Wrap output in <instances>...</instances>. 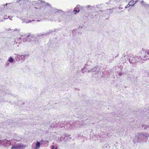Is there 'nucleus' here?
<instances>
[{
  "label": "nucleus",
  "instance_id": "1",
  "mask_svg": "<svg viewBox=\"0 0 149 149\" xmlns=\"http://www.w3.org/2000/svg\"><path fill=\"white\" fill-rule=\"evenodd\" d=\"M39 2L37 1H33L32 3L33 5L35 6H38L40 3L42 5L47 6L49 8V10L48 11L47 18L49 19L52 21L60 22L63 20V15L65 13L64 11L61 10H58L55 8H52L48 3H46L43 0H38Z\"/></svg>",
  "mask_w": 149,
  "mask_h": 149
},
{
  "label": "nucleus",
  "instance_id": "2",
  "mask_svg": "<svg viewBox=\"0 0 149 149\" xmlns=\"http://www.w3.org/2000/svg\"><path fill=\"white\" fill-rule=\"evenodd\" d=\"M149 137V134L143 132H138L136 133L134 138H131V140L135 143L145 141L146 139H147Z\"/></svg>",
  "mask_w": 149,
  "mask_h": 149
},
{
  "label": "nucleus",
  "instance_id": "3",
  "mask_svg": "<svg viewBox=\"0 0 149 149\" xmlns=\"http://www.w3.org/2000/svg\"><path fill=\"white\" fill-rule=\"evenodd\" d=\"M148 58L146 57V55L143 56L140 55L139 56H136V57L134 58L133 57H131L128 60L130 63H135L136 61L139 62L141 63H143V61H145L147 60Z\"/></svg>",
  "mask_w": 149,
  "mask_h": 149
},
{
  "label": "nucleus",
  "instance_id": "4",
  "mask_svg": "<svg viewBox=\"0 0 149 149\" xmlns=\"http://www.w3.org/2000/svg\"><path fill=\"white\" fill-rule=\"evenodd\" d=\"M78 121L74 123L69 121L64 126V127L65 128H71L81 127L82 125H79V124H78Z\"/></svg>",
  "mask_w": 149,
  "mask_h": 149
},
{
  "label": "nucleus",
  "instance_id": "5",
  "mask_svg": "<svg viewBox=\"0 0 149 149\" xmlns=\"http://www.w3.org/2000/svg\"><path fill=\"white\" fill-rule=\"evenodd\" d=\"M29 56L28 54H21L17 55L16 58V59L17 61H22L24 60L26 58H27Z\"/></svg>",
  "mask_w": 149,
  "mask_h": 149
},
{
  "label": "nucleus",
  "instance_id": "6",
  "mask_svg": "<svg viewBox=\"0 0 149 149\" xmlns=\"http://www.w3.org/2000/svg\"><path fill=\"white\" fill-rule=\"evenodd\" d=\"M26 147L25 145L22 144H18L17 145H13L11 148V149H19L21 148L23 149Z\"/></svg>",
  "mask_w": 149,
  "mask_h": 149
},
{
  "label": "nucleus",
  "instance_id": "7",
  "mask_svg": "<svg viewBox=\"0 0 149 149\" xmlns=\"http://www.w3.org/2000/svg\"><path fill=\"white\" fill-rule=\"evenodd\" d=\"M40 146V143L39 141H36V143H33L32 144L31 148L32 149H39Z\"/></svg>",
  "mask_w": 149,
  "mask_h": 149
},
{
  "label": "nucleus",
  "instance_id": "8",
  "mask_svg": "<svg viewBox=\"0 0 149 149\" xmlns=\"http://www.w3.org/2000/svg\"><path fill=\"white\" fill-rule=\"evenodd\" d=\"M100 68H99L96 67H94L90 70H88L87 71L88 72H94V74H95L100 71Z\"/></svg>",
  "mask_w": 149,
  "mask_h": 149
},
{
  "label": "nucleus",
  "instance_id": "9",
  "mask_svg": "<svg viewBox=\"0 0 149 149\" xmlns=\"http://www.w3.org/2000/svg\"><path fill=\"white\" fill-rule=\"evenodd\" d=\"M13 4V3H8L2 5V6L4 8L10 9L12 7Z\"/></svg>",
  "mask_w": 149,
  "mask_h": 149
},
{
  "label": "nucleus",
  "instance_id": "10",
  "mask_svg": "<svg viewBox=\"0 0 149 149\" xmlns=\"http://www.w3.org/2000/svg\"><path fill=\"white\" fill-rule=\"evenodd\" d=\"M32 38V37L31 36H28L26 37L25 38H24L23 39V42H26L27 41H30L31 40V38Z\"/></svg>",
  "mask_w": 149,
  "mask_h": 149
},
{
  "label": "nucleus",
  "instance_id": "11",
  "mask_svg": "<svg viewBox=\"0 0 149 149\" xmlns=\"http://www.w3.org/2000/svg\"><path fill=\"white\" fill-rule=\"evenodd\" d=\"M10 143V141L7 139L3 140V145L5 146H8Z\"/></svg>",
  "mask_w": 149,
  "mask_h": 149
},
{
  "label": "nucleus",
  "instance_id": "12",
  "mask_svg": "<svg viewBox=\"0 0 149 149\" xmlns=\"http://www.w3.org/2000/svg\"><path fill=\"white\" fill-rule=\"evenodd\" d=\"M140 2L141 3L143 6L146 7V8L149 9V4H147L146 3H145L144 1L143 0L141 1Z\"/></svg>",
  "mask_w": 149,
  "mask_h": 149
},
{
  "label": "nucleus",
  "instance_id": "13",
  "mask_svg": "<svg viewBox=\"0 0 149 149\" xmlns=\"http://www.w3.org/2000/svg\"><path fill=\"white\" fill-rule=\"evenodd\" d=\"M137 1L136 0L135 1H134V0H132L131 1H130L129 3V6H133L137 2Z\"/></svg>",
  "mask_w": 149,
  "mask_h": 149
},
{
  "label": "nucleus",
  "instance_id": "14",
  "mask_svg": "<svg viewBox=\"0 0 149 149\" xmlns=\"http://www.w3.org/2000/svg\"><path fill=\"white\" fill-rule=\"evenodd\" d=\"M7 61L10 63H13L14 61V59L12 56H10Z\"/></svg>",
  "mask_w": 149,
  "mask_h": 149
},
{
  "label": "nucleus",
  "instance_id": "15",
  "mask_svg": "<svg viewBox=\"0 0 149 149\" xmlns=\"http://www.w3.org/2000/svg\"><path fill=\"white\" fill-rule=\"evenodd\" d=\"M34 20H28L26 19H23L22 20L23 22L25 23H28L29 22H32V21H33Z\"/></svg>",
  "mask_w": 149,
  "mask_h": 149
},
{
  "label": "nucleus",
  "instance_id": "16",
  "mask_svg": "<svg viewBox=\"0 0 149 149\" xmlns=\"http://www.w3.org/2000/svg\"><path fill=\"white\" fill-rule=\"evenodd\" d=\"M141 127L143 128L144 127V129L145 130H146L148 128V125H146L144 124H141Z\"/></svg>",
  "mask_w": 149,
  "mask_h": 149
},
{
  "label": "nucleus",
  "instance_id": "17",
  "mask_svg": "<svg viewBox=\"0 0 149 149\" xmlns=\"http://www.w3.org/2000/svg\"><path fill=\"white\" fill-rule=\"evenodd\" d=\"M79 10L76 9L75 8H74V10L73 11V12L74 13V14H76L77 13H78L79 12Z\"/></svg>",
  "mask_w": 149,
  "mask_h": 149
},
{
  "label": "nucleus",
  "instance_id": "18",
  "mask_svg": "<svg viewBox=\"0 0 149 149\" xmlns=\"http://www.w3.org/2000/svg\"><path fill=\"white\" fill-rule=\"evenodd\" d=\"M114 8H113L111 9H107V10L108 11V13H110L113 12V9H114Z\"/></svg>",
  "mask_w": 149,
  "mask_h": 149
},
{
  "label": "nucleus",
  "instance_id": "19",
  "mask_svg": "<svg viewBox=\"0 0 149 149\" xmlns=\"http://www.w3.org/2000/svg\"><path fill=\"white\" fill-rule=\"evenodd\" d=\"M86 69V68L85 67H83L81 70V71L83 73H84L85 72V70Z\"/></svg>",
  "mask_w": 149,
  "mask_h": 149
},
{
  "label": "nucleus",
  "instance_id": "20",
  "mask_svg": "<svg viewBox=\"0 0 149 149\" xmlns=\"http://www.w3.org/2000/svg\"><path fill=\"white\" fill-rule=\"evenodd\" d=\"M10 63L8 62V61L6 63V64H5V67H7L8 66H10Z\"/></svg>",
  "mask_w": 149,
  "mask_h": 149
},
{
  "label": "nucleus",
  "instance_id": "21",
  "mask_svg": "<svg viewBox=\"0 0 149 149\" xmlns=\"http://www.w3.org/2000/svg\"><path fill=\"white\" fill-rule=\"evenodd\" d=\"M78 124H79V125H82V126H81V127H83V125H84V122L82 121H81V122L79 121Z\"/></svg>",
  "mask_w": 149,
  "mask_h": 149
},
{
  "label": "nucleus",
  "instance_id": "22",
  "mask_svg": "<svg viewBox=\"0 0 149 149\" xmlns=\"http://www.w3.org/2000/svg\"><path fill=\"white\" fill-rule=\"evenodd\" d=\"M81 6H80L79 5H77L76 7H75L76 9H77L78 10L79 9V8H80Z\"/></svg>",
  "mask_w": 149,
  "mask_h": 149
},
{
  "label": "nucleus",
  "instance_id": "23",
  "mask_svg": "<svg viewBox=\"0 0 149 149\" xmlns=\"http://www.w3.org/2000/svg\"><path fill=\"white\" fill-rule=\"evenodd\" d=\"M76 33H77V32H76V30H73L72 31V33H73V34L74 35H75V34Z\"/></svg>",
  "mask_w": 149,
  "mask_h": 149
},
{
  "label": "nucleus",
  "instance_id": "24",
  "mask_svg": "<svg viewBox=\"0 0 149 149\" xmlns=\"http://www.w3.org/2000/svg\"><path fill=\"white\" fill-rule=\"evenodd\" d=\"M108 145V144L106 143L103 146V148H107V147Z\"/></svg>",
  "mask_w": 149,
  "mask_h": 149
},
{
  "label": "nucleus",
  "instance_id": "25",
  "mask_svg": "<svg viewBox=\"0 0 149 149\" xmlns=\"http://www.w3.org/2000/svg\"><path fill=\"white\" fill-rule=\"evenodd\" d=\"M51 148V149H55V146H54L52 145L50 147Z\"/></svg>",
  "mask_w": 149,
  "mask_h": 149
},
{
  "label": "nucleus",
  "instance_id": "26",
  "mask_svg": "<svg viewBox=\"0 0 149 149\" xmlns=\"http://www.w3.org/2000/svg\"><path fill=\"white\" fill-rule=\"evenodd\" d=\"M130 6H129V4L125 7V8H129Z\"/></svg>",
  "mask_w": 149,
  "mask_h": 149
},
{
  "label": "nucleus",
  "instance_id": "27",
  "mask_svg": "<svg viewBox=\"0 0 149 149\" xmlns=\"http://www.w3.org/2000/svg\"><path fill=\"white\" fill-rule=\"evenodd\" d=\"M0 144H2L3 145V140H0Z\"/></svg>",
  "mask_w": 149,
  "mask_h": 149
},
{
  "label": "nucleus",
  "instance_id": "28",
  "mask_svg": "<svg viewBox=\"0 0 149 149\" xmlns=\"http://www.w3.org/2000/svg\"><path fill=\"white\" fill-rule=\"evenodd\" d=\"M118 8L119 10H121V9H123V8L120 6V7H118Z\"/></svg>",
  "mask_w": 149,
  "mask_h": 149
},
{
  "label": "nucleus",
  "instance_id": "29",
  "mask_svg": "<svg viewBox=\"0 0 149 149\" xmlns=\"http://www.w3.org/2000/svg\"><path fill=\"white\" fill-rule=\"evenodd\" d=\"M19 29H18L16 28V29H15L14 30V31H19Z\"/></svg>",
  "mask_w": 149,
  "mask_h": 149
},
{
  "label": "nucleus",
  "instance_id": "30",
  "mask_svg": "<svg viewBox=\"0 0 149 149\" xmlns=\"http://www.w3.org/2000/svg\"><path fill=\"white\" fill-rule=\"evenodd\" d=\"M51 126L52 127H56L55 125L53 126L52 124V125H51Z\"/></svg>",
  "mask_w": 149,
  "mask_h": 149
},
{
  "label": "nucleus",
  "instance_id": "31",
  "mask_svg": "<svg viewBox=\"0 0 149 149\" xmlns=\"http://www.w3.org/2000/svg\"><path fill=\"white\" fill-rule=\"evenodd\" d=\"M9 17H9V16H8V17H4V19H7V18H9Z\"/></svg>",
  "mask_w": 149,
  "mask_h": 149
},
{
  "label": "nucleus",
  "instance_id": "32",
  "mask_svg": "<svg viewBox=\"0 0 149 149\" xmlns=\"http://www.w3.org/2000/svg\"><path fill=\"white\" fill-rule=\"evenodd\" d=\"M147 53L149 55V51H148L147 52Z\"/></svg>",
  "mask_w": 149,
  "mask_h": 149
},
{
  "label": "nucleus",
  "instance_id": "33",
  "mask_svg": "<svg viewBox=\"0 0 149 149\" xmlns=\"http://www.w3.org/2000/svg\"><path fill=\"white\" fill-rule=\"evenodd\" d=\"M87 7L88 8H89L90 7V5H88L87 6Z\"/></svg>",
  "mask_w": 149,
  "mask_h": 149
},
{
  "label": "nucleus",
  "instance_id": "34",
  "mask_svg": "<svg viewBox=\"0 0 149 149\" xmlns=\"http://www.w3.org/2000/svg\"><path fill=\"white\" fill-rule=\"evenodd\" d=\"M60 127H63V125H60Z\"/></svg>",
  "mask_w": 149,
  "mask_h": 149
},
{
  "label": "nucleus",
  "instance_id": "35",
  "mask_svg": "<svg viewBox=\"0 0 149 149\" xmlns=\"http://www.w3.org/2000/svg\"><path fill=\"white\" fill-rule=\"evenodd\" d=\"M21 39V38H19V40H20V39Z\"/></svg>",
  "mask_w": 149,
  "mask_h": 149
},
{
  "label": "nucleus",
  "instance_id": "36",
  "mask_svg": "<svg viewBox=\"0 0 149 149\" xmlns=\"http://www.w3.org/2000/svg\"><path fill=\"white\" fill-rule=\"evenodd\" d=\"M55 149H57V147H56L55 148Z\"/></svg>",
  "mask_w": 149,
  "mask_h": 149
},
{
  "label": "nucleus",
  "instance_id": "37",
  "mask_svg": "<svg viewBox=\"0 0 149 149\" xmlns=\"http://www.w3.org/2000/svg\"><path fill=\"white\" fill-rule=\"evenodd\" d=\"M123 10H122V11H120V12H119V13L121 12H123Z\"/></svg>",
  "mask_w": 149,
  "mask_h": 149
},
{
  "label": "nucleus",
  "instance_id": "38",
  "mask_svg": "<svg viewBox=\"0 0 149 149\" xmlns=\"http://www.w3.org/2000/svg\"><path fill=\"white\" fill-rule=\"evenodd\" d=\"M148 125V128H149V125Z\"/></svg>",
  "mask_w": 149,
  "mask_h": 149
},
{
  "label": "nucleus",
  "instance_id": "39",
  "mask_svg": "<svg viewBox=\"0 0 149 149\" xmlns=\"http://www.w3.org/2000/svg\"><path fill=\"white\" fill-rule=\"evenodd\" d=\"M108 5H109V6H110V5L109 4H108Z\"/></svg>",
  "mask_w": 149,
  "mask_h": 149
},
{
  "label": "nucleus",
  "instance_id": "40",
  "mask_svg": "<svg viewBox=\"0 0 149 149\" xmlns=\"http://www.w3.org/2000/svg\"><path fill=\"white\" fill-rule=\"evenodd\" d=\"M10 19L11 20H12V19H11V18H10Z\"/></svg>",
  "mask_w": 149,
  "mask_h": 149
},
{
  "label": "nucleus",
  "instance_id": "41",
  "mask_svg": "<svg viewBox=\"0 0 149 149\" xmlns=\"http://www.w3.org/2000/svg\"><path fill=\"white\" fill-rule=\"evenodd\" d=\"M106 3V4H108V3Z\"/></svg>",
  "mask_w": 149,
  "mask_h": 149
}]
</instances>
